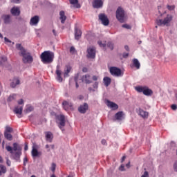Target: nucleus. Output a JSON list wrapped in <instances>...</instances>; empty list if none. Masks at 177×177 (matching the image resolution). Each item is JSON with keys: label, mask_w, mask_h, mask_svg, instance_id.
Masks as SVG:
<instances>
[{"label": "nucleus", "mask_w": 177, "mask_h": 177, "mask_svg": "<svg viewBox=\"0 0 177 177\" xmlns=\"http://www.w3.org/2000/svg\"><path fill=\"white\" fill-rule=\"evenodd\" d=\"M16 49L18 50H20L19 55L22 56V62L25 64H27L28 63L30 64L32 62H33L34 59L32 58V56H31V53L28 52L26 50L24 49V47L21 46L20 44H16Z\"/></svg>", "instance_id": "1"}, {"label": "nucleus", "mask_w": 177, "mask_h": 177, "mask_svg": "<svg viewBox=\"0 0 177 177\" xmlns=\"http://www.w3.org/2000/svg\"><path fill=\"white\" fill-rule=\"evenodd\" d=\"M41 59L44 64H50L55 59V53L50 51H44L41 55Z\"/></svg>", "instance_id": "2"}, {"label": "nucleus", "mask_w": 177, "mask_h": 177, "mask_svg": "<svg viewBox=\"0 0 177 177\" xmlns=\"http://www.w3.org/2000/svg\"><path fill=\"white\" fill-rule=\"evenodd\" d=\"M115 16L120 23H124L125 21V10H124V8L118 7L115 12Z\"/></svg>", "instance_id": "3"}, {"label": "nucleus", "mask_w": 177, "mask_h": 177, "mask_svg": "<svg viewBox=\"0 0 177 177\" xmlns=\"http://www.w3.org/2000/svg\"><path fill=\"white\" fill-rule=\"evenodd\" d=\"M57 123L61 131H64V127H66V118L64 115H58L57 116Z\"/></svg>", "instance_id": "4"}, {"label": "nucleus", "mask_w": 177, "mask_h": 177, "mask_svg": "<svg viewBox=\"0 0 177 177\" xmlns=\"http://www.w3.org/2000/svg\"><path fill=\"white\" fill-rule=\"evenodd\" d=\"M12 132H13V128L10 126H6L4 131V138L7 139V140H13V136H12Z\"/></svg>", "instance_id": "5"}, {"label": "nucleus", "mask_w": 177, "mask_h": 177, "mask_svg": "<svg viewBox=\"0 0 177 177\" xmlns=\"http://www.w3.org/2000/svg\"><path fill=\"white\" fill-rule=\"evenodd\" d=\"M109 71L113 77H122V75H124L122 71L115 66H111L109 69Z\"/></svg>", "instance_id": "6"}, {"label": "nucleus", "mask_w": 177, "mask_h": 177, "mask_svg": "<svg viewBox=\"0 0 177 177\" xmlns=\"http://www.w3.org/2000/svg\"><path fill=\"white\" fill-rule=\"evenodd\" d=\"M7 151H9L10 154H13V151H21V147L17 142L13 143V148L9 145L6 147Z\"/></svg>", "instance_id": "7"}, {"label": "nucleus", "mask_w": 177, "mask_h": 177, "mask_svg": "<svg viewBox=\"0 0 177 177\" xmlns=\"http://www.w3.org/2000/svg\"><path fill=\"white\" fill-rule=\"evenodd\" d=\"M172 20V17L171 15H167V17L162 19H157L156 24L158 26H167V24H169V23H171V21Z\"/></svg>", "instance_id": "8"}, {"label": "nucleus", "mask_w": 177, "mask_h": 177, "mask_svg": "<svg viewBox=\"0 0 177 177\" xmlns=\"http://www.w3.org/2000/svg\"><path fill=\"white\" fill-rule=\"evenodd\" d=\"M86 57L88 59H95L96 57V48L93 46L88 47Z\"/></svg>", "instance_id": "9"}, {"label": "nucleus", "mask_w": 177, "mask_h": 177, "mask_svg": "<svg viewBox=\"0 0 177 177\" xmlns=\"http://www.w3.org/2000/svg\"><path fill=\"white\" fill-rule=\"evenodd\" d=\"M99 19L100 21H102V24L103 26H109L110 24V21L109 20V18H107V15L104 13H101L98 15Z\"/></svg>", "instance_id": "10"}, {"label": "nucleus", "mask_w": 177, "mask_h": 177, "mask_svg": "<svg viewBox=\"0 0 177 177\" xmlns=\"http://www.w3.org/2000/svg\"><path fill=\"white\" fill-rule=\"evenodd\" d=\"M125 118V114L122 111L116 113L113 118V121H122Z\"/></svg>", "instance_id": "11"}, {"label": "nucleus", "mask_w": 177, "mask_h": 177, "mask_svg": "<svg viewBox=\"0 0 177 177\" xmlns=\"http://www.w3.org/2000/svg\"><path fill=\"white\" fill-rule=\"evenodd\" d=\"M56 80L58 81V82H63V77H62V71L60 70V66L58 64L56 66Z\"/></svg>", "instance_id": "12"}, {"label": "nucleus", "mask_w": 177, "mask_h": 177, "mask_svg": "<svg viewBox=\"0 0 177 177\" xmlns=\"http://www.w3.org/2000/svg\"><path fill=\"white\" fill-rule=\"evenodd\" d=\"M89 109V106L88 105V103L85 102L83 104L80 105L78 108V111L81 114H85L86 111H88V109Z\"/></svg>", "instance_id": "13"}, {"label": "nucleus", "mask_w": 177, "mask_h": 177, "mask_svg": "<svg viewBox=\"0 0 177 177\" xmlns=\"http://www.w3.org/2000/svg\"><path fill=\"white\" fill-rule=\"evenodd\" d=\"M1 19L3 20L4 24H10L12 23V16L10 15H3Z\"/></svg>", "instance_id": "14"}, {"label": "nucleus", "mask_w": 177, "mask_h": 177, "mask_svg": "<svg viewBox=\"0 0 177 177\" xmlns=\"http://www.w3.org/2000/svg\"><path fill=\"white\" fill-rule=\"evenodd\" d=\"M38 23H39V17L38 15H35L30 19V26H37Z\"/></svg>", "instance_id": "15"}, {"label": "nucleus", "mask_w": 177, "mask_h": 177, "mask_svg": "<svg viewBox=\"0 0 177 177\" xmlns=\"http://www.w3.org/2000/svg\"><path fill=\"white\" fill-rule=\"evenodd\" d=\"M82 35V32L78 28H75V39L79 41Z\"/></svg>", "instance_id": "16"}, {"label": "nucleus", "mask_w": 177, "mask_h": 177, "mask_svg": "<svg viewBox=\"0 0 177 177\" xmlns=\"http://www.w3.org/2000/svg\"><path fill=\"white\" fill-rule=\"evenodd\" d=\"M45 135L46 142L52 143V141L53 140V133H52L50 131H47L45 133Z\"/></svg>", "instance_id": "17"}, {"label": "nucleus", "mask_w": 177, "mask_h": 177, "mask_svg": "<svg viewBox=\"0 0 177 177\" xmlns=\"http://www.w3.org/2000/svg\"><path fill=\"white\" fill-rule=\"evenodd\" d=\"M82 82H85V84H92V80H91V75L89 74H86L82 77Z\"/></svg>", "instance_id": "18"}, {"label": "nucleus", "mask_w": 177, "mask_h": 177, "mask_svg": "<svg viewBox=\"0 0 177 177\" xmlns=\"http://www.w3.org/2000/svg\"><path fill=\"white\" fill-rule=\"evenodd\" d=\"M93 6L95 9H99V8H102V6H103V1L101 0H95L93 2Z\"/></svg>", "instance_id": "19"}, {"label": "nucleus", "mask_w": 177, "mask_h": 177, "mask_svg": "<svg viewBox=\"0 0 177 177\" xmlns=\"http://www.w3.org/2000/svg\"><path fill=\"white\" fill-rule=\"evenodd\" d=\"M10 13L12 16H19L20 15V9L18 7H13L10 10Z\"/></svg>", "instance_id": "20"}, {"label": "nucleus", "mask_w": 177, "mask_h": 177, "mask_svg": "<svg viewBox=\"0 0 177 177\" xmlns=\"http://www.w3.org/2000/svg\"><path fill=\"white\" fill-rule=\"evenodd\" d=\"M71 66L70 65H66L65 66V70H64V78H67V77H70V75H68L70 73V72L71 71Z\"/></svg>", "instance_id": "21"}, {"label": "nucleus", "mask_w": 177, "mask_h": 177, "mask_svg": "<svg viewBox=\"0 0 177 177\" xmlns=\"http://www.w3.org/2000/svg\"><path fill=\"white\" fill-rule=\"evenodd\" d=\"M17 85H20V80L17 77H15L10 83V86L11 88H16Z\"/></svg>", "instance_id": "22"}, {"label": "nucleus", "mask_w": 177, "mask_h": 177, "mask_svg": "<svg viewBox=\"0 0 177 177\" xmlns=\"http://www.w3.org/2000/svg\"><path fill=\"white\" fill-rule=\"evenodd\" d=\"M59 19L61 20V23L62 24H64L66 20L67 19V17L66 16V14L64 13V11H60L59 12Z\"/></svg>", "instance_id": "23"}, {"label": "nucleus", "mask_w": 177, "mask_h": 177, "mask_svg": "<svg viewBox=\"0 0 177 177\" xmlns=\"http://www.w3.org/2000/svg\"><path fill=\"white\" fill-rule=\"evenodd\" d=\"M107 106L112 109V110H117V109H118V105H117V104L109 100H107Z\"/></svg>", "instance_id": "24"}, {"label": "nucleus", "mask_w": 177, "mask_h": 177, "mask_svg": "<svg viewBox=\"0 0 177 177\" xmlns=\"http://www.w3.org/2000/svg\"><path fill=\"white\" fill-rule=\"evenodd\" d=\"M138 114L142 117V118H147L149 117V113L147 111H143L142 109H140L138 110Z\"/></svg>", "instance_id": "25"}, {"label": "nucleus", "mask_w": 177, "mask_h": 177, "mask_svg": "<svg viewBox=\"0 0 177 177\" xmlns=\"http://www.w3.org/2000/svg\"><path fill=\"white\" fill-rule=\"evenodd\" d=\"M143 95H145V96H151V95H153V91L145 86Z\"/></svg>", "instance_id": "26"}, {"label": "nucleus", "mask_w": 177, "mask_h": 177, "mask_svg": "<svg viewBox=\"0 0 177 177\" xmlns=\"http://www.w3.org/2000/svg\"><path fill=\"white\" fill-rule=\"evenodd\" d=\"M20 156H21V151H17L13 154V158L14 160H16L17 161H20Z\"/></svg>", "instance_id": "27"}, {"label": "nucleus", "mask_w": 177, "mask_h": 177, "mask_svg": "<svg viewBox=\"0 0 177 177\" xmlns=\"http://www.w3.org/2000/svg\"><path fill=\"white\" fill-rule=\"evenodd\" d=\"M69 2L71 5H73L77 9H80V8H81V5L78 3V0H69Z\"/></svg>", "instance_id": "28"}, {"label": "nucleus", "mask_w": 177, "mask_h": 177, "mask_svg": "<svg viewBox=\"0 0 177 177\" xmlns=\"http://www.w3.org/2000/svg\"><path fill=\"white\" fill-rule=\"evenodd\" d=\"M14 113H15V114H19L20 115H21V114H23V106H17L14 109Z\"/></svg>", "instance_id": "29"}, {"label": "nucleus", "mask_w": 177, "mask_h": 177, "mask_svg": "<svg viewBox=\"0 0 177 177\" xmlns=\"http://www.w3.org/2000/svg\"><path fill=\"white\" fill-rule=\"evenodd\" d=\"M6 62H8V57L6 55H1L0 57V66H3Z\"/></svg>", "instance_id": "30"}, {"label": "nucleus", "mask_w": 177, "mask_h": 177, "mask_svg": "<svg viewBox=\"0 0 177 177\" xmlns=\"http://www.w3.org/2000/svg\"><path fill=\"white\" fill-rule=\"evenodd\" d=\"M146 88V86H137L135 87V90L138 91L139 93H143L145 92V88Z\"/></svg>", "instance_id": "31"}, {"label": "nucleus", "mask_w": 177, "mask_h": 177, "mask_svg": "<svg viewBox=\"0 0 177 177\" xmlns=\"http://www.w3.org/2000/svg\"><path fill=\"white\" fill-rule=\"evenodd\" d=\"M133 64L134 67L137 68V70H139L140 68V62H139V60L136 58L133 59Z\"/></svg>", "instance_id": "32"}, {"label": "nucleus", "mask_w": 177, "mask_h": 177, "mask_svg": "<svg viewBox=\"0 0 177 177\" xmlns=\"http://www.w3.org/2000/svg\"><path fill=\"white\" fill-rule=\"evenodd\" d=\"M103 81L105 86H109L111 84V79L109 77H104Z\"/></svg>", "instance_id": "33"}, {"label": "nucleus", "mask_w": 177, "mask_h": 177, "mask_svg": "<svg viewBox=\"0 0 177 177\" xmlns=\"http://www.w3.org/2000/svg\"><path fill=\"white\" fill-rule=\"evenodd\" d=\"M32 157H39V152L35 148H33L32 150Z\"/></svg>", "instance_id": "34"}, {"label": "nucleus", "mask_w": 177, "mask_h": 177, "mask_svg": "<svg viewBox=\"0 0 177 177\" xmlns=\"http://www.w3.org/2000/svg\"><path fill=\"white\" fill-rule=\"evenodd\" d=\"M2 174H6V167L3 165H0V176H2Z\"/></svg>", "instance_id": "35"}, {"label": "nucleus", "mask_w": 177, "mask_h": 177, "mask_svg": "<svg viewBox=\"0 0 177 177\" xmlns=\"http://www.w3.org/2000/svg\"><path fill=\"white\" fill-rule=\"evenodd\" d=\"M32 110H34V108L30 105H28L26 109V112L31 113V111H32Z\"/></svg>", "instance_id": "36"}, {"label": "nucleus", "mask_w": 177, "mask_h": 177, "mask_svg": "<svg viewBox=\"0 0 177 177\" xmlns=\"http://www.w3.org/2000/svg\"><path fill=\"white\" fill-rule=\"evenodd\" d=\"M106 46L108 48H109V49H111V50H113L114 49V44H113V43L110 41L107 43Z\"/></svg>", "instance_id": "37"}, {"label": "nucleus", "mask_w": 177, "mask_h": 177, "mask_svg": "<svg viewBox=\"0 0 177 177\" xmlns=\"http://www.w3.org/2000/svg\"><path fill=\"white\" fill-rule=\"evenodd\" d=\"M97 44L100 48H106V43H102V41H98Z\"/></svg>", "instance_id": "38"}, {"label": "nucleus", "mask_w": 177, "mask_h": 177, "mask_svg": "<svg viewBox=\"0 0 177 177\" xmlns=\"http://www.w3.org/2000/svg\"><path fill=\"white\" fill-rule=\"evenodd\" d=\"M50 169L52 172H55V171H56V163H52Z\"/></svg>", "instance_id": "39"}, {"label": "nucleus", "mask_w": 177, "mask_h": 177, "mask_svg": "<svg viewBox=\"0 0 177 177\" xmlns=\"http://www.w3.org/2000/svg\"><path fill=\"white\" fill-rule=\"evenodd\" d=\"M75 82L76 88H80V85H78V76H75Z\"/></svg>", "instance_id": "40"}, {"label": "nucleus", "mask_w": 177, "mask_h": 177, "mask_svg": "<svg viewBox=\"0 0 177 177\" xmlns=\"http://www.w3.org/2000/svg\"><path fill=\"white\" fill-rule=\"evenodd\" d=\"M167 9L168 10H175V5H173V6L167 5Z\"/></svg>", "instance_id": "41"}, {"label": "nucleus", "mask_w": 177, "mask_h": 177, "mask_svg": "<svg viewBox=\"0 0 177 177\" xmlns=\"http://www.w3.org/2000/svg\"><path fill=\"white\" fill-rule=\"evenodd\" d=\"M93 87L94 88V89H97V88L99 87V82H95V83L93 84Z\"/></svg>", "instance_id": "42"}, {"label": "nucleus", "mask_w": 177, "mask_h": 177, "mask_svg": "<svg viewBox=\"0 0 177 177\" xmlns=\"http://www.w3.org/2000/svg\"><path fill=\"white\" fill-rule=\"evenodd\" d=\"M122 27L123 28H127V30H131V26L128 25V24H123L122 26Z\"/></svg>", "instance_id": "43"}, {"label": "nucleus", "mask_w": 177, "mask_h": 177, "mask_svg": "<svg viewBox=\"0 0 177 177\" xmlns=\"http://www.w3.org/2000/svg\"><path fill=\"white\" fill-rule=\"evenodd\" d=\"M16 175H17V173H16V171H11L9 177H15Z\"/></svg>", "instance_id": "44"}, {"label": "nucleus", "mask_w": 177, "mask_h": 177, "mask_svg": "<svg viewBox=\"0 0 177 177\" xmlns=\"http://www.w3.org/2000/svg\"><path fill=\"white\" fill-rule=\"evenodd\" d=\"M6 164L8 167H10V165H12V162L10 161V160H9V158L6 159Z\"/></svg>", "instance_id": "45"}, {"label": "nucleus", "mask_w": 177, "mask_h": 177, "mask_svg": "<svg viewBox=\"0 0 177 177\" xmlns=\"http://www.w3.org/2000/svg\"><path fill=\"white\" fill-rule=\"evenodd\" d=\"M70 52H71V53H75V48H74V46H71L70 48Z\"/></svg>", "instance_id": "46"}, {"label": "nucleus", "mask_w": 177, "mask_h": 177, "mask_svg": "<svg viewBox=\"0 0 177 177\" xmlns=\"http://www.w3.org/2000/svg\"><path fill=\"white\" fill-rule=\"evenodd\" d=\"M122 56H123L124 59H127V57H128L129 56V53H123Z\"/></svg>", "instance_id": "47"}, {"label": "nucleus", "mask_w": 177, "mask_h": 177, "mask_svg": "<svg viewBox=\"0 0 177 177\" xmlns=\"http://www.w3.org/2000/svg\"><path fill=\"white\" fill-rule=\"evenodd\" d=\"M27 162H28V159H27V158H24V165L26 166L27 165Z\"/></svg>", "instance_id": "48"}, {"label": "nucleus", "mask_w": 177, "mask_h": 177, "mask_svg": "<svg viewBox=\"0 0 177 177\" xmlns=\"http://www.w3.org/2000/svg\"><path fill=\"white\" fill-rule=\"evenodd\" d=\"M119 169L120 171H125V166L124 165H122L120 167H119Z\"/></svg>", "instance_id": "49"}, {"label": "nucleus", "mask_w": 177, "mask_h": 177, "mask_svg": "<svg viewBox=\"0 0 177 177\" xmlns=\"http://www.w3.org/2000/svg\"><path fill=\"white\" fill-rule=\"evenodd\" d=\"M92 80L93 81H97V80H99V76L93 75Z\"/></svg>", "instance_id": "50"}, {"label": "nucleus", "mask_w": 177, "mask_h": 177, "mask_svg": "<svg viewBox=\"0 0 177 177\" xmlns=\"http://www.w3.org/2000/svg\"><path fill=\"white\" fill-rule=\"evenodd\" d=\"M5 42H8V44H12V41H10L8 37H4Z\"/></svg>", "instance_id": "51"}, {"label": "nucleus", "mask_w": 177, "mask_h": 177, "mask_svg": "<svg viewBox=\"0 0 177 177\" xmlns=\"http://www.w3.org/2000/svg\"><path fill=\"white\" fill-rule=\"evenodd\" d=\"M147 176H149V172L145 171L141 177H147Z\"/></svg>", "instance_id": "52"}, {"label": "nucleus", "mask_w": 177, "mask_h": 177, "mask_svg": "<svg viewBox=\"0 0 177 177\" xmlns=\"http://www.w3.org/2000/svg\"><path fill=\"white\" fill-rule=\"evenodd\" d=\"M62 104H63L64 109H66V106H67L68 104V102L67 101H64L62 102Z\"/></svg>", "instance_id": "53"}, {"label": "nucleus", "mask_w": 177, "mask_h": 177, "mask_svg": "<svg viewBox=\"0 0 177 177\" xmlns=\"http://www.w3.org/2000/svg\"><path fill=\"white\" fill-rule=\"evenodd\" d=\"M11 2L13 3H20V0H12Z\"/></svg>", "instance_id": "54"}, {"label": "nucleus", "mask_w": 177, "mask_h": 177, "mask_svg": "<svg viewBox=\"0 0 177 177\" xmlns=\"http://www.w3.org/2000/svg\"><path fill=\"white\" fill-rule=\"evenodd\" d=\"M24 103V100L23 99H21L18 101V104H23Z\"/></svg>", "instance_id": "55"}, {"label": "nucleus", "mask_w": 177, "mask_h": 177, "mask_svg": "<svg viewBox=\"0 0 177 177\" xmlns=\"http://www.w3.org/2000/svg\"><path fill=\"white\" fill-rule=\"evenodd\" d=\"M171 109H172L173 110H176V109H177L176 104H172V105H171Z\"/></svg>", "instance_id": "56"}, {"label": "nucleus", "mask_w": 177, "mask_h": 177, "mask_svg": "<svg viewBox=\"0 0 177 177\" xmlns=\"http://www.w3.org/2000/svg\"><path fill=\"white\" fill-rule=\"evenodd\" d=\"M82 71H83V73H88V68H86V67H84V68H82Z\"/></svg>", "instance_id": "57"}, {"label": "nucleus", "mask_w": 177, "mask_h": 177, "mask_svg": "<svg viewBox=\"0 0 177 177\" xmlns=\"http://www.w3.org/2000/svg\"><path fill=\"white\" fill-rule=\"evenodd\" d=\"M46 149H48V151H50V145H46Z\"/></svg>", "instance_id": "58"}, {"label": "nucleus", "mask_w": 177, "mask_h": 177, "mask_svg": "<svg viewBox=\"0 0 177 177\" xmlns=\"http://www.w3.org/2000/svg\"><path fill=\"white\" fill-rule=\"evenodd\" d=\"M24 150L25 151H27V150H28V145H27V144L25 145Z\"/></svg>", "instance_id": "59"}, {"label": "nucleus", "mask_w": 177, "mask_h": 177, "mask_svg": "<svg viewBox=\"0 0 177 177\" xmlns=\"http://www.w3.org/2000/svg\"><path fill=\"white\" fill-rule=\"evenodd\" d=\"M125 158H127V157L125 156H122V160H121V162H123L125 161Z\"/></svg>", "instance_id": "60"}, {"label": "nucleus", "mask_w": 177, "mask_h": 177, "mask_svg": "<svg viewBox=\"0 0 177 177\" xmlns=\"http://www.w3.org/2000/svg\"><path fill=\"white\" fill-rule=\"evenodd\" d=\"M101 143H102V145H106V140H102Z\"/></svg>", "instance_id": "61"}, {"label": "nucleus", "mask_w": 177, "mask_h": 177, "mask_svg": "<svg viewBox=\"0 0 177 177\" xmlns=\"http://www.w3.org/2000/svg\"><path fill=\"white\" fill-rule=\"evenodd\" d=\"M124 49L127 50V52H129V47L128 46H124Z\"/></svg>", "instance_id": "62"}, {"label": "nucleus", "mask_w": 177, "mask_h": 177, "mask_svg": "<svg viewBox=\"0 0 177 177\" xmlns=\"http://www.w3.org/2000/svg\"><path fill=\"white\" fill-rule=\"evenodd\" d=\"M53 33L54 34V35L56 37V35H57V33L56 32V30L55 29L53 30Z\"/></svg>", "instance_id": "63"}, {"label": "nucleus", "mask_w": 177, "mask_h": 177, "mask_svg": "<svg viewBox=\"0 0 177 177\" xmlns=\"http://www.w3.org/2000/svg\"><path fill=\"white\" fill-rule=\"evenodd\" d=\"M88 91L95 92V89L92 88V87L88 88Z\"/></svg>", "instance_id": "64"}]
</instances>
